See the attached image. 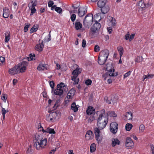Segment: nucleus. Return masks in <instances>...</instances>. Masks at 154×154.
Instances as JSON below:
<instances>
[{"label": "nucleus", "instance_id": "f257e3e1", "mask_svg": "<svg viewBox=\"0 0 154 154\" xmlns=\"http://www.w3.org/2000/svg\"><path fill=\"white\" fill-rule=\"evenodd\" d=\"M108 114L105 112L104 109L101 110V113L99 116L97 122L99 129L102 130L105 127L108 121Z\"/></svg>", "mask_w": 154, "mask_h": 154}, {"label": "nucleus", "instance_id": "f03ea898", "mask_svg": "<svg viewBox=\"0 0 154 154\" xmlns=\"http://www.w3.org/2000/svg\"><path fill=\"white\" fill-rule=\"evenodd\" d=\"M35 141L34 142V146L36 147L37 150L39 149L40 148H42L46 146L47 143V139L45 138L42 140V135L36 134L35 135Z\"/></svg>", "mask_w": 154, "mask_h": 154}, {"label": "nucleus", "instance_id": "7ed1b4c3", "mask_svg": "<svg viewBox=\"0 0 154 154\" xmlns=\"http://www.w3.org/2000/svg\"><path fill=\"white\" fill-rule=\"evenodd\" d=\"M93 22V15L92 14H89L85 17L83 21V24L85 27L88 28L91 25Z\"/></svg>", "mask_w": 154, "mask_h": 154}, {"label": "nucleus", "instance_id": "20e7f679", "mask_svg": "<svg viewBox=\"0 0 154 154\" xmlns=\"http://www.w3.org/2000/svg\"><path fill=\"white\" fill-rule=\"evenodd\" d=\"M65 86L64 84L63 83L61 82L58 84L57 86V88L55 90L54 94L60 96L62 95L63 92V89Z\"/></svg>", "mask_w": 154, "mask_h": 154}, {"label": "nucleus", "instance_id": "39448f33", "mask_svg": "<svg viewBox=\"0 0 154 154\" xmlns=\"http://www.w3.org/2000/svg\"><path fill=\"white\" fill-rule=\"evenodd\" d=\"M100 130L97 128H95L94 129L96 139L98 143H100L101 142L103 138Z\"/></svg>", "mask_w": 154, "mask_h": 154}, {"label": "nucleus", "instance_id": "423d86ee", "mask_svg": "<svg viewBox=\"0 0 154 154\" xmlns=\"http://www.w3.org/2000/svg\"><path fill=\"white\" fill-rule=\"evenodd\" d=\"M106 66V70L109 71V76H116L118 75L117 72H116L115 74L114 73L115 69H112L113 66L112 63H107Z\"/></svg>", "mask_w": 154, "mask_h": 154}, {"label": "nucleus", "instance_id": "0eeeda50", "mask_svg": "<svg viewBox=\"0 0 154 154\" xmlns=\"http://www.w3.org/2000/svg\"><path fill=\"white\" fill-rule=\"evenodd\" d=\"M118 124L115 122H113L111 123L110 126V131L113 134L116 133L118 129Z\"/></svg>", "mask_w": 154, "mask_h": 154}, {"label": "nucleus", "instance_id": "6e6552de", "mask_svg": "<svg viewBox=\"0 0 154 154\" xmlns=\"http://www.w3.org/2000/svg\"><path fill=\"white\" fill-rule=\"evenodd\" d=\"M109 52L108 50H105L101 51L99 57L107 60L108 57Z\"/></svg>", "mask_w": 154, "mask_h": 154}, {"label": "nucleus", "instance_id": "1a4fd4ad", "mask_svg": "<svg viewBox=\"0 0 154 154\" xmlns=\"http://www.w3.org/2000/svg\"><path fill=\"white\" fill-rule=\"evenodd\" d=\"M86 8L84 7H80L78 10V15L80 17L83 16L87 12Z\"/></svg>", "mask_w": 154, "mask_h": 154}, {"label": "nucleus", "instance_id": "9d476101", "mask_svg": "<svg viewBox=\"0 0 154 154\" xmlns=\"http://www.w3.org/2000/svg\"><path fill=\"white\" fill-rule=\"evenodd\" d=\"M95 23L94 24L91 28V31L94 33L96 32L97 31L100 29L101 27L100 23L97 22V21H95Z\"/></svg>", "mask_w": 154, "mask_h": 154}, {"label": "nucleus", "instance_id": "9b49d317", "mask_svg": "<svg viewBox=\"0 0 154 154\" xmlns=\"http://www.w3.org/2000/svg\"><path fill=\"white\" fill-rule=\"evenodd\" d=\"M39 44H37L35 47V49L39 52L42 51L43 49L44 48V45L43 44V41H41V40H39Z\"/></svg>", "mask_w": 154, "mask_h": 154}, {"label": "nucleus", "instance_id": "f8f14e48", "mask_svg": "<svg viewBox=\"0 0 154 154\" xmlns=\"http://www.w3.org/2000/svg\"><path fill=\"white\" fill-rule=\"evenodd\" d=\"M48 67V64L40 63L37 69L39 70H47Z\"/></svg>", "mask_w": 154, "mask_h": 154}, {"label": "nucleus", "instance_id": "ddd939ff", "mask_svg": "<svg viewBox=\"0 0 154 154\" xmlns=\"http://www.w3.org/2000/svg\"><path fill=\"white\" fill-rule=\"evenodd\" d=\"M17 66L10 69L9 70V73L10 74L12 75L17 74L19 72Z\"/></svg>", "mask_w": 154, "mask_h": 154}, {"label": "nucleus", "instance_id": "4468645a", "mask_svg": "<svg viewBox=\"0 0 154 154\" xmlns=\"http://www.w3.org/2000/svg\"><path fill=\"white\" fill-rule=\"evenodd\" d=\"M3 16L5 18H8L9 15L10 11L9 9L5 7L3 8Z\"/></svg>", "mask_w": 154, "mask_h": 154}, {"label": "nucleus", "instance_id": "2eb2a0df", "mask_svg": "<svg viewBox=\"0 0 154 154\" xmlns=\"http://www.w3.org/2000/svg\"><path fill=\"white\" fill-rule=\"evenodd\" d=\"M81 68H76L72 72V74L73 75L72 77H77L78 75L81 73Z\"/></svg>", "mask_w": 154, "mask_h": 154}, {"label": "nucleus", "instance_id": "dca6fc26", "mask_svg": "<svg viewBox=\"0 0 154 154\" xmlns=\"http://www.w3.org/2000/svg\"><path fill=\"white\" fill-rule=\"evenodd\" d=\"M42 127V131L43 133L46 132L47 133H49L50 134H55V131H54V129L50 128L49 127L47 128L46 130H44L43 127L40 125V128Z\"/></svg>", "mask_w": 154, "mask_h": 154}, {"label": "nucleus", "instance_id": "f3484780", "mask_svg": "<svg viewBox=\"0 0 154 154\" xmlns=\"http://www.w3.org/2000/svg\"><path fill=\"white\" fill-rule=\"evenodd\" d=\"M93 134L92 132L91 131H88L86 134L85 137L86 139L88 140L92 139L93 138Z\"/></svg>", "mask_w": 154, "mask_h": 154}, {"label": "nucleus", "instance_id": "a211bd4d", "mask_svg": "<svg viewBox=\"0 0 154 154\" xmlns=\"http://www.w3.org/2000/svg\"><path fill=\"white\" fill-rule=\"evenodd\" d=\"M106 2V0H98L97 5L99 8L103 7L105 6Z\"/></svg>", "mask_w": 154, "mask_h": 154}, {"label": "nucleus", "instance_id": "6ab92c4d", "mask_svg": "<svg viewBox=\"0 0 154 154\" xmlns=\"http://www.w3.org/2000/svg\"><path fill=\"white\" fill-rule=\"evenodd\" d=\"M75 28L76 30H79L82 28V24L78 20H76L75 23Z\"/></svg>", "mask_w": 154, "mask_h": 154}, {"label": "nucleus", "instance_id": "aec40b11", "mask_svg": "<svg viewBox=\"0 0 154 154\" xmlns=\"http://www.w3.org/2000/svg\"><path fill=\"white\" fill-rule=\"evenodd\" d=\"M101 8V11L103 14L106 13L109 10V8L108 6H104Z\"/></svg>", "mask_w": 154, "mask_h": 154}, {"label": "nucleus", "instance_id": "412c9836", "mask_svg": "<svg viewBox=\"0 0 154 154\" xmlns=\"http://www.w3.org/2000/svg\"><path fill=\"white\" fill-rule=\"evenodd\" d=\"M112 145L113 147L115 146L116 145H119L120 143V141L117 138H113L112 140Z\"/></svg>", "mask_w": 154, "mask_h": 154}, {"label": "nucleus", "instance_id": "4be33fe9", "mask_svg": "<svg viewBox=\"0 0 154 154\" xmlns=\"http://www.w3.org/2000/svg\"><path fill=\"white\" fill-rule=\"evenodd\" d=\"M126 119L131 120L132 119V114L131 112H128L126 113L125 115L124 116Z\"/></svg>", "mask_w": 154, "mask_h": 154}, {"label": "nucleus", "instance_id": "5701e85b", "mask_svg": "<svg viewBox=\"0 0 154 154\" xmlns=\"http://www.w3.org/2000/svg\"><path fill=\"white\" fill-rule=\"evenodd\" d=\"M94 111V109L92 107L89 106L86 110V113L87 114L89 115L93 114Z\"/></svg>", "mask_w": 154, "mask_h": 154}, {"label": "nucleus", "instance_id": "b1692460", "mask_svg": "<svg viewBox=\"0 0 154 154\" xmlns=\"http://www.w3.org/2000/svg\"><path fill=\"white\" fill-rule=\"evenodd\" d=\"M57 116V114L56 112H52L50 114L49 117L50 118V120L51 121L54 119L55 120L56 117Z\"/></svg>", "mask_w": 154, "mask_h": 154}, {"label": "nucleus", "instance_id": "393cba45", "mask_svg": "<svg viewBox=\"0 0 154 154\" xmlns=\"http://www.w3.org/2000/svg\"><path fill=\"white\" fill-rule=\"evenodd\" d=\"M79 107L78 105H76L75 103H73L71 105V108L72 110H73L74 112H76L78 110V107Z\"/></svg>", "mask_w": 154, "mask_h": 154}, {"label": "nucleus", "instance_id": "a878e982", "mask_svg": "<svg viewBox=\"0 0 154 154\" xmlns=\"http://www.w3.org/2000/svg\"><path fill=\"white\" fill-rule=\"evenodd\" d=\"M5 42H8L10 39V33L8 32H6L5 33Z\"/></svg>", "mask_w": 154, "mask_h": 154}, {"label": "nucleus", "instance_id": "bb28decb", "mask_svg": "<svg viewBox=\"0 0 154 154\" xmlns=\"http://www.w3.org/2000/svg\"><path fill=\"white\" fill-rule=\"evenodd\" d=\"M106 60L99 57L98 62L99 64L103 65L105 63Z\"/></svg>", "mask_w": 154, "mask_h": 154}, {"label": "nucleus", "instance_id": "cd10ccee", "mask_svg": "<svg viewBox=\"0 0 154 154\" xmlns=\"http://www.w3.org/2000/svg\"><path fill=\"white\" fill-rule=\"evenodd\" d=\"M38 26L37 25H33L30 30V33H31L36 32L38 30Z\"/></svg>", "mask_w": 154, "mask_h": 154}, {"label": "nucleus", "instance_id": "c85d7f7f", "mask_svg": "<svg viewBox=\"0 0 154 154\" xmlns=\"http://www.w3.org/2000/svg\"><path fill=\"white\" fill-rule=\"evenodd\" d=\"M118 51L119 53L120 57V58L122 55L123 53V49L122 47L121 46L118 47L117 48Z\"/></svg>", "mask_w": 154, "mask_h": 154}, {"label": "nucleus", "instance_id": "c756f323", "mask_svg": "<svg viewBox=\"0 0 154 154\" xmlns=\"http://www.w3.org/2000/svg\"><path fill=\"white\" fill-rule=\"evenodd\" d=\"M17 68H19V71H20V72L21 73L24 72L26 70V67L24 66H18V65H17Z\"/></svg>", "mask_w": 154, "mask_h": 154}, {"label": "nucleus", "instance_id": "7c9ffc66", "mask_svg": "<svg viewBox=\"0 0 154 154\" xmlns=\"http://www.w3.org/2000/svg\"><path fill=\"white\" fill-rule=\"evenodd\" d=\"M138 5L142 8H143L146 7V5L144 3V0H141L140 1Z\"/></svg>", "mask_w": 154, "mask_h": 154}, {"label": "nucleus", "instance_id": "2f4dec72", "mask_svg": "<svg viewBox=\"0 0 154 154\" xmlns=\"http://www.w3.org/2000/svg\"><path fill=\"white\" fill-rule=\"evenodd\" d=\"M96 146L94 143L92 144L90 147V151L91 152H94L96 150Z\"/></svg>", "mask_w": 154, "mask_h": 154}, {"label": "nucleus", "instance_id": "473e14b6", "mask_svg": "<svg viewBox=\"0 0 154 154\" xmlns=\"http://www.w3.org/2000/svg\"><path fill=\"white\" fill-rule=\"evenodd\" d=\"M35 57V55L34 54H33V55L32 54H30L29 57H27L26 59L28 61H31L32 60H35L34 57Z\"/></svg>", "mask_w": 154, "mask_h": 154}, {"label": "nucleus", "instance_id": "72a5a7b5", "mask_svg": "<svg viewBox=\"0 0 154 154\" xmlns=\"http://www.w3.org/2000/svg\"><path fill=\"white\" fill-rule=\"evenodd\" d=\"M28 64V62L25 61H23V62L18 64L17 65L18 66H24L25 67H26V66H27Z\"/></svg>", "mask_w": 154, "mask_h": 154}, {"label": "nucleus", "instance_id": "f704fd0d", "mask_svg": "<svg viewBox=\"0 0 154 154\" xmlns=\"http://www.w3.org/2000/svg\"><path fill=\"white\" fill-rule=\"evenodd\" d=\"M132 125L131 124L127 123L125 126L126 130L127 131H130L132 127Z\"/></svg>", "mask_w": 154, "mask_h": 154}, {"label": "nucleus", "instance_id": "c9c22d12", "mask_svg": "<svg viewBox=\"0 0 154 154\" xmlns=\"http://www.w3.org/2000/svg\"><path fill=\"white\" fill-rule=\"evenodd\" d=\"M134 146V144L133 142H131V143H126V147L128 149H130L133 147Z\"/></svg>", "mask_w": 154, "mask_h": 154}, {"label": "nucleus", "instance_id": "e433bc0d", "mask_svg": "<svg viewBox=\"0 0 154 154\" xmlns=\"http://www.w3.org/2000/svg\"><path fill=\"white\" fill-rule=\"evenodd\" d=\"M2 115L3 116V119H4L5 118V114L7 112H8V110H5V109L3 108L2 107Z\"/></svg>", "mask_w": 154, "mask_h": 154}, {"label": "nucleus", "instance_id": "4c0bfd02", "mask_svg": "<svg viewBox=\"0 0 154 154\" xmlns=\"http://www.w3.org/2000/svg\"><path fill=\"white\" fill-rule=\"evenodd\" d=\"M77 77H72V80L73 81L74 85L77 84L79 82V79H77Z\"/></svg>", "mask_w": 154, "mask_h": 154}, {"label": "nucleus", "instance_id": "58836bf2", "mask_svg": "<svg viewBox=\"0 0 154 154\" xmlns=\"http://www.w3.org/2000/svg\"><path fill=\"white\" fill-rule=\"evenodd\" d=\"M143 60V58L141 56H139L136 58L135 62L137 63H140Z\"/></svg>", "mask_w": 154, "mask_h": 154}, {"label": "nucleus", "instance_id": "ea45409f", "mask_svg": "<svg viewBox=\"0 0 154 154\" xmlns=\"http://www.w3.org/2000/svg\"><path fill=\"white\" fill-rule=\"evenodd\" d=\"M110 22L112 23V26H114L116 24V20L115 19L112 17H109Z\"/></svg>", "mask_w": 154, "mask_h": 154}, {"label": "nucleus", "instance_id": "a19ab883", "mask_svg": "<svg viewBox=\"0 0 154 154\" xmlns=\"http://www.w3.org/2000/svg\"><path fill=\"white\" fill-rule=\"evenodd\" d=\"M154 75H144L143 77V80H144L146 79L152 78L153 77Z\"/></svg>", "mask_w": 154, "mask_h": 154}, {"label": "nucleus", "instance_id": "79ce46f5", "mask_svg": "<svg viewBox=\"0 0 154 154\" xmlns=\"http://www.w3.org/2000/svg\"><path fill=\"white\" fill-rule=\"evenodd\" d=\"M32 152V149L31 148V146L30 145L27 150L26 153L28 154L29 153H31Z\"/></svg>", "mask_w": 154, "mask_h": 154}, {"label": "nucleus", "instance_id": "37998d69", "mask_svg": "<svg viewBox=\"0 0 154 154\" xmlns=\"http://www.w3.org/2000/svg\"><path fill=\"white\" fill-rule=\"evenodd\" d=\"M76 16L75 14H72L71 16V21L73 22V24H74V22L75 20Z\"/></svg>", "mask_w": 154, "mask_h": 154}, {"label": "nucleus", "instance_id": "c03bdc74", "mask_svg": "<svg viewBox=\"0 0 154 154\" xmlns=\"http://www.w3.org/2000/svg\"><path fill=\"white\" fill-rule=\"evenodd\" d=\"M145 129L144 126L143 125H141L139 127V131L140 132H143Z\"/></svg>", "mask_w": 154, "mask_h": 154}, {"label": "nucleus", "instance_id": "a18cd8bd", "mask_svg": "<svg viewBox=\"0 0 154 154\" xmlns=\"http://www.w3.org/2000/svg\"><path fill=\"white\" fill-rule=\"evenodd\" d=\"M75 92V90L73 89H71L69 91V94H71L73 96L74 95Z\"/></svg>", "mask_w": 154, "mask_h": 154}, {"label": "nucleus", "instance_id": "49530a36", "mask_svg": "<svg viewBox=\"0 0 154 154\" xmlns=\"http://www.w3.org/2000/svg\"><path fill=\"white\" fill-rule=\"evenodd\" d=\"M31 12L30 13V15H33V14L36 12V10L35 8L31 7Z\"/></svg>", "mask_w": 154, "mask_h": 154}, {"label": "nucleus", "instance_id": "de8ad7c7", "mask_svg": "<svg viewBox=\"0 0 154 154\" xmlns=\"http://www.w3.org/2000/svg\"><path fill=\"white\" fill-rule=\"evenodd\" d=\"M91 83V80L89 79L87 80L85 82V84L87 85H90Z\"/></svg>", "mask_w": 154, "mask_h": 154}, {"label": "nucleus", "instance_id": "09e8293b", "mask_svg": "<svg viewBox=\"0 0 154 154\" xmlns=\"http://www.w3.org/2000/svg\"><path fill=\"white\" fill-rule=\"evenodd\" d=\"M55 11L58 13L60 14L62 11V9L60 7H57L56 8Z\"/></svg>", "mask_w": 154, "mask_h": 154}, {"label": "nucleus", "instance_id": "8fccbe9b", "mask_svg": "<svg viewBox=\"0 0 154 154\" xmlns=\"http://www.w3.org/2000/svg\"><path fill=\"white\" fill-rule=\"evenodd\" d=\"M50 85L51 88L52 89V92L53 91V88L54 87V83L53 81L50 82Z\"/></svg>", "mask_w": 154, "mask_h": 154}, {"label": "nucleus", "instance_id": "3c124183", "mask_svg": "<svg viewBox=\"0 0 154 154\" xmlns=\"http://www.w3.org/2000/svg\"><path fill=\"white\" fill-rule=\"evenodd\" d=\"M131 71H129L126 73H125L124 75V79L125 78H126L128 76H129L131 74Z\"/></svg>", "mask_w": 154, "mask_h": 154}, {"label": "nucleus", "instance_id": "603ef678", "mask_svg": "<svg viewBox=\"0 0 154 154\" xmlns=\"http://www.w3.org/2000/svg\"><path fill=\"white\" fill-rule=\"evenodd\" d=\"M100 50V48L98 45H96L94 47V51L96 52L99 51Z\"/></svg>", "mask_w": 154, "mask_h": 154}, {"label": "nucleus", "instance_id": "864d4df0", "mask_svg": "<svg viewBox=\"0 0 154 154\" xmlns=\"http://www.w3.org/2000/svg\"><path fill=\"white\" fill-rule=\"evenodd\" d=\"M7 95L6 94H2V96L1 99L3 100H5L7 98Z\"/></svg>", "mask_w": 154, "mask_h": 154}, {"label": "nucleus", "instance_id": "5fc2aeb1", "mask_svg": "<svg viewBox=\"0 0 154 154\" xmlns=\"http://www.w3.org/2000/svg\"><path fill=\"white\" fill-rule=\"evenodd\" d=\"M54 4L53 2L51 0L49 1L48 3V6L49 7H51L52 6H53V5Z\"/></svg>", "mask_w": 154, "mask_h": 154}, {"label": "nucleus", "instance_id": "6e6d98bb", "mask_svg": "<svg viewBox=\"0 0 154 154\" xmlns=\"http://www.w3.org/2000/svg\"><path fill=\"white\" fill-rule=\"evenodd\" d=\"M125 38L126 40H129L130 38V34L129 32H128L125 35Z\"/></svg>", "mask_w": 154, "mask_h": 154}, {"label": "nucleus", "instance_id": "4d7b16f0", "mask_svg": "<svg viewBox=\"0 0 154 154\" xmlns=\"http://www.w3.org/2000/svg\"><path fill=\"white\" fill-rule=\"evenodd\" d=\"M94 120V116H91L88 120V122H91Z\"/></svg>", "mask_w": 154, "mask_h": 154}, {"label": "nucleus", "instance_id": "13d9d810", "mask_svg": "<svg viewBox=\"0 0 154 154\" xmlns=\"http://www.w3.org/2000/svg\"><path fill=\"white\" fill-rule=\"evenodd\" d=\"M109 116H112L113 117H116L117 115L113 112H112L109 113Z\"/></svg>", "mask_w": 154, "mask_h": 154}, {"label": "nucleus", "instance_id": "bf43d9fd", "mask_svg": "<svg viewBox=\"0 0 154 154\" xmlns=\"http://www.w3.org/2000/svg\"><path fill=\"white\" fill-rule=\"evenodd\" d=\"M5 58L4 57H0V64H1L3 63L5 61Z\"/></svg>", "mask_w": 154, "mask_h": 154}, {"label": "nucleus", "instance_id": "052dcab7", "mask_svg": "<svg viewBox=\"0 0 154 154\" xmlns=\"http://www.w3.org/2000/svg\"><path fill=\"white\" fill-rule=\"evenodd\" d=\"M131 142H133L131 139L129 137H127L126 141V143H131Z\"/></svg>", "mask_w": 154, "mask_h": 154}, {"label": "nucleus", "instance_id": "680f3d73", "mask_svg": "<svg viewBox=\"0 0 154 154\" xmlns=\"http://www.w3.org/2000/svg\"><path fill=\"white\" fill-rule=\"evenodd\" d=\"M86 45V42L85 39H84L82 40V46L83 48H85Z\"/></svg>", "mask_w": 154, "mask_h": 154}, {"label": "nucleus", "instance_id": "e2e57ef3", "mask_svg": "<svg viewBox=\"0 0 154 154\" xmlns=\"http://www.w3.org/2000/svg\"><path fill=\"white\" fill-rule=\"evenodd\" d=\"M151 149V152L152 154H154V146L152 144L150 145Z\"/></svg>", "mask_w": 154, "mask_h": 154}, {"label": "nucleus", "instance_id": "0e129e2a", "mask_svg": "<svg viewBox=\"0 0 154 154\" xmlns=\"http://www.w3.org/2000/svg\"><path fill=\"white\" fill-rule=\"evenodd\" d=\"M30 24L29 25H26L24 27V31L25 32H26L28 30V28L29 27V26H30Z\"/></svg>", "mask_w": 154, "mask_h": 154}, {"label": "nucleus", "instance_id": "69168bd1", "mask_svg": "<svg viewBox=\"0 0 154 154\" xmlns=\"http://www.w3.org/2000/svg\"><path fill=\"white\" fill-rule=\"evenodd\" d=\"M135 35V34H133L131 35L130 36V38L129 39V41H131L134 38Z\"/></svg>", "mask_w": 154, "mask_h": 154}, {"label": "nucleus", "instance_id": "338daca9", "mask_svg": "<svg viewBox=\"0 0 154 154\" xmlns=\"http://www.w3.org/2000/svg\"><path fill=\"white\" fill-rule=\"evenodd\" d=\"M109 100V98L108 97H105L104 98V100L105 101L106 103L108 104H110V101H107Z\"/></svg>", "mask_w": 154, "mask_h": 154}, {"label": "nucleus", "instance_id": "774afa93", "mask_svg": "<svg viewBox=\"0 0 154 154\" xmlns=\"http://www.w3.org/2000/svg\"><path fill=\"white\" fill-rule=\"evenodd\" d=\"M45 10V8H40V11L41 13H43L44 12Z\"/></svg>", "mask_w": 154, "mask_h": 154}]
</instances>
